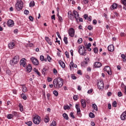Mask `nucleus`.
<instances>
[{
    "instance_id": "obj_1",
    "label": "nucleus",
    "mask_w": 126,
    "mask_h": 126,
    "mask_svg": "<svg viewBox=\"0 0 126 126\" xmlns=\"http://www.w3.org/2000/svg\"><path fill=\"white\" fill-rule=\"evenodd\" d=\"M53 84L55 88L60 89V88H62L63 85V80L60 77L56 78L53 81Z\"/></svg>"
},
{
    "instance_id": "obj_2",
    "label": "nucleus",
    "mask_w": 126,
    "mask_h": 126,
    "mask_svg": "<svg viewBox=\"0 0 126 126\" xmlns=\"http://www.w3.org/2000/svg\"><path fill=\"white\" fill-rule=\"evenodd\" d=\"M73 13L74 15L72 14V13H71V11L68 12V17L69 19H70V20H71V21H73V20H74V18H75L76 22H77V23H78L79 14H78V12L75 11V10L73 11Z\"/></svg>"
},
{
    "instance_id": "obj_3",
    "label": "nucleus",
    "mask_w": 126,
    "mask_h": 126,
    "mask_svg": "<svg viewBox=\"0 0 126 126\" xmlns=\"http://www.w3.org/2000/svg\"><path fill=\"white\" fill-rule=\"evenodd\" d=\"M15 8L18 11L21 10L22 8H23V1H22V0H17L15 4Z\"/></svg>"
},
{
    "instance_id": "obj_4",
    "label": "nucleus",
    "mask_w": 126,
    "mask_h": 126,
    "mask_svg": "<svg viewBox=\"0 0 126 126\" xmlns=\"http://www.w3.org/2000/svg\"><path fill=\"white\" fill-rule=\"evenodd\" d=\"M78 53L81 56H86L87 52H86V48L83 45L79 46Z\"/></svg>"
},
{
    "instance_id": "obj_5",
    "label": "nucleus",
    "mask_w": 126,
    "mask_h": 126,
    "mask_svg": "<svg viewBox=\"0 0 126 126\" xmlns=\"http://www.w3.org/2000/svg\"><path fill=\"white\" fill-rule=\"evenodd\" d=\"M18 62H19V56L16 55L12 60L10 61V64L11 65H14V64H16Z\"/></svg>"
},
{
    "instance_id": "obj_6",
    "label": "nucleus",
    "mask_w": 126,
    "mask_h": 126,
    "mask_svg": "<svg viewBox=\"0 0 126 126\" xmlns=\"http://www.w3.org/2000/svg\"><path fill=\"white\" fill-rule=\"evenodd\" d=\"M32 121L35 125H39L41 122V117L37 115H35L33 118Z\"/></svg>"
},
{
    "instance_id": "obj_7",
    "label": "nucleus",
    "mask_w": 126,
    "mask_h": 126,
    "mask_svg": "<svg viewBox=\"0 0 126 126\" xmlns=\"http://www.w3.org/2000/svg\"><path fill=\"white\" fill-rule=\"evenodd\" d=\"M97 87L99 90H103V89H104V83L103 82V80H100L98 82Z\"/></svg>"
},
{
    "instance_id": "obj_8",
    "label": "nucleus",
    "mask_w": 126,
    "mask_h": 126,
    "mask_svg": "<svg viewBox=\"0 0 126 126\" xmlns=\"http://www.w3.org/2000/svg\"><path fill=\"white\" fill-rule=\"evenodd\" d=\"M31 62H32L33 64L34 65H38L39 64V61L36 58L32 57L31 58Z\"/></svg>"
},
{
    "instance_id": "obj_9",
    "label": "nucleus",
    "mask_w": 126,
    "mask_h": 126,
    "mask_svg": "<svg viewBox=\"0 0 126 126\" xmlns=\"http://www.w3.org/2000/svg\"><path fill=\"white\" fill-rule=\"evenodd\" d=\"M103 70L106 71L109 75H112V71L111 70V68L109 66H106Z\"/></svg>"
},
{
    "instance_id": "obj_10",
    "label": "nucleus",
    "mask_w": 126,
    "mask_h": 126,
    "mask_svg": "<svg viewBox=\"0 0 126 126\" xmlns=\"http://www.w3.org/2000/svg\"><path fill=\"white\" fill-rule=\"evenodd\" d=\"M89 62V58H85V61L81 63V66H85V65H87V64H88Z\"/></svg>"
},
{
    "instance_id": "obj_11",
    "label": "nucleus",
    "mask_w": 126,
    "mask_h": 126,
    "mask_svg": "<svg viewBox=\"0 0 126 126\" xmlns=\"http://www.w3.org/2000/svg\"><path fill=\"white\" fill-rule=\"evenodd\" d=\"M7 25L8 26V27H13L14 26V23L12 20H9L7 22Z\"/></svg>"
},
{
    "instance_id": "obj_12",
    "label": "nucleus",
    "mask_w": 126,
    "mask_h": 126,
    "mask_svg": "<svg viewBox=\"0 0 126 126\" xmlns=\"http://www.w3.org/2000/svg\"><path fill=\"white\" fill-rule=\"evenodd\" d=\"M20 63L21 65H23V67H25L26 66V59L25 58L22 59Z\"/></svg>"
},
{
    "instance_id": "obj_13",
    "label": "nucleus",
    "mask_w": 126,
    "mask_h": 126,
    "mask_svg": "<svg viewBox=\"0 0 126 126\" xmlns=\"http://www.w3.org/2000/svg\"><path fill=\"white\" fill-rule=\"evenodd\" d=\"M68 34L70 37L74 36V29L73 28H70L68 31Z\"/></svg>"
},
{
    "instance_id": "obj_14",
    "label": "nucleus",
    "mask_w": 126,
    "mask_h": 126,
    "mask_svg": "<svg viewBox=\"0 0 126 126\" xmlns=\"http://www.w3.org/2000/svg\"><path fill=\"white\" fill-rule=\"evenodd\" d=\"M80 102H81L82 107H83L84 109H85L86 108V101H85L84 99H81Z\"/></svg>"
},
{
    "instance_id": "obj_15",
    "label": "nucleus",
    "mask_w": 126,
    "mask_h": 126,
    "mask_svg": "<svg viewBox=\"0 0 126 126\" xmlns=\"http://www.w3.org/2000/svg\"><path fill=\"white\" fill-rule=\"evenodd\" d=\"M75 108L77 110V115H80L81 111L80 110V106H79V104H77L75 105Z\"/></svg>"
},
{
    "instance_id": "obj_16",
    "label": "nucleus",
    "mask_w": 126,
    "mask_h": 126,
    "mask_svg": "<svg viewBox=\"0 0 126 126\" xmlns=\"http://www.w3.org/2000/svg\"><path fill=\"white\" fill-rule=\"evenodd\" d=\"M94 67L99 68V67L102 66V63H101L100 62H95L94 64Z\"/></svg>"
},
{
    "instance_id": "obj_17",
    "label": "nucleus",
    "mask_w": 126,
    "mask_h": 126,
    "mask_svg": "<svg viewBox=\"0 0 126 126\" xmlns=\"http://www.w3.org/2000/svg\"><path fill=\"white\" fill-rule=\"evenodd\" d=\"M15 47V43L14 42H11L8 44V47L12 50Z\"/></svg>"
},
{
    "instance_id": "obj_18",
    "label": "nucleus",
    "mask_w": 126,
    "mask_h": 126,
    "mask_svg": "<svg viewBox=\"0 0 126 126\" xmlns=\"http://www.w3.org/2000/svg\"><path fill=\"white\" fill-rule=\"evenodd\" d=\"M26 71H28V72H31L32 70V66H31V64H29L26 67Z\"/></svg>"
},
{
    "instance_id": "obj_19",
    "label": "nucleus",
    "mask_w": 126,
    "mask_h": 126,
    "mask_svg": "<svg viewBox=\"0 0 126 126\" xmlns=\"http://www.w3.org/2000/svg\"><path fill=\"white\" fill-rule=\"evenodd\" d=\"M121 119L122 121L126 120V111L123 113L121 116Z\"/></svg>"
},
{
    "instance_id": "obj_20",
    "label": "nucleus",
    "mask_w": 126,
    "mask_h": 126,
    "mask_svg": "<svg viewBox=\"0 0 126 126\" xmlns=\"http://www.w3.org/2000/svg\"><path fill=\"white\" fill-rule=\"evenodd\" d=\"M117 7H118V4L116 3H114L110 7V9L111 10H114V9H116Z\"/></svg>"
},
{
    "instance_id": "obj_21",
    "label": "nucleus",
    "mask_w": 126,
    "mask_h": 126,
    "mask_svg": "<svg viewBox=\"0 0 126 126\" xmlns=\"http://www.w3.org/2000/svg\"><path fill=\"white\" fill-rule=\"evenodd\" d=\"M108 50L109 52H113L114 51V45H110L108 46Z\"/></svg>"
},
{
    "instance_id": "obj_22",
    "label": "nucleus",
    "mask_w": 126,
    "mask_h": 126,
    "mask_svg": "<svg viewBox=\"0 0 126 126\" xmlns=\"http://www.w3.org/2000/svg\"><path fill=\"white\" fill-rule=\"evenodd\" d=\"M59 63L61 65V66L63 67V68H64V67H65V64L64 63H63V62L60 61L59 62Z\"/></svg>"
},
{
    "instance_id": "obj_23",
    "label": "nucleus",
    "mask_w": 126,
    "mask_h": 126,
    "mask_svg": "<svg viewBox=\"0 0 126 126\" xmlns=\"http://www.w3.org/2000/svg\"><path fill=\"white\" fill-rule=\"evenodd\" d=\"M45 40L46 41V42H47V43L50 45V46H52V41H51V39H50V38L48 37H45Z\"/></svg>"
},
{
    "instance_id": "obj_24",
    "label": "nucleus",
    "mask_w": 126,
    "mask_h": 126,
    "mask_svg": "<svg viewBox=\"0 0 126 126\" xmlns=\"http://www.w3.org/2000/svg\"><path fill=\"white\" fill-rule=\"evenodd\" d=\"M40 59L41 62H47V58H45V57L43 55H41L40 56Z\"/></svg>"
},
{
    "instance_id": "obj_25",
    "label": "nucleus",
    "mask_w": 126,
    "mask_h": 126,
    "mask_svg": "<svg viewBox=\"0 0 126 126\" xmlns=\"http://www.w3.org/2000/svg\"><path fill=\"white\" fill-rule=\"evenodd\" d=\"M92 107L93 109H94L95 111H98V107H97V105L96 104L94 103L92 105Z\"/></svg>"
},
{
    "instance_id": "obj_26",
    "label": "nucleus",
    "mask_w": 126,
    "mask_h": 126,
    "mask_svg": "<svg viewBox=\"0 0 126 126\" xmlns=\"http://www.w3.org/2000/svg\"><path fill=\"white\" fill-rule=\"evenodd\" d=\"M22 88L23 92H24V93L27 92V88L26 87V86H25V85H22Z\"/></svg>"
},
{
    "instance_id": "obj_27",
    "label": "nucleus",
    "mask_w": 126,
    "mask_h": 126,
    "mask_svg": "<svg viewBox=\"0 0 126 126\" xmlns=\"http://www.w3.org/2000/svg\"><path fill=\"white\" fill-rule=\"evenodd\" d=\"M44 122L45 123H49L50 122V118L47 115L44 118Z\"/></svg>"
},
{
    "instance_id": "obj_28",
    "label": "nucleus",
    "mask_w": 126,
    "mask_h": 126,
    "mask_svg": "<svg viewBox=\"0 0 126 126\" xmlns=\"http://www.w3.org/2000/svg\"><path fill=\"white\" fill-rule=\"evenodd\" d=\"M63 118H64V119H65V120H68V116L67 115V114H66V113H63Z\"/></svg>"
},
{
    "instance_id": "obj_29",
    "label": "nucleus",
    "mask_w": 126,
    "mask_h": 126,
    "mask_svg": "<svg viewBox=\"0 0 126 126\" xmlns=\"http://www.w3.org/2000/svg\"><path fill=\"white\" fill-rule=\"evenodd\" d=\"M21 97L24 99V100H26L27 99V96H26V95H25V94L22 93L21 94Z\"/></svg>"
},
{
    "instance_id": "obj_30",
    "label": "nucleus",
    "mask_w": 126,
    "mask_h": 126,
    "mask_svg": "<svg viewBox=\"0 0 126 126\" xmlns=\"http://www.w3.org/2000/svg\"><path fill=\"white\" fill-rule=\"evenodd\" d=\"M13 118V115L12 114H9L7 115V118L8 120H11Z\"/></svg>"
},
{
    "instance_id": "obj_31",
    "label": "nucleus",
    "mask_w": 126,
    "mask_h": 126,
    "mask_svg": "<svg viewBox=\"0 0 126 126\" xmlns=\"http://www.w3.org/2000/svg\"><path fill=\"white\" fill-rule=\"evenodd\" d=\"M30 7H33V6H35V2L34 1H31L30 3Z\"/></svg>"
},
{
    "instance_id": "obj_32",
    "label": "nucleus",
    "mask_w": 126,
    "mask_h": 126,
    "mask_svg": "<svg viewBox=\"0 0 126 126\" xmlns=\"http://www.w3.org/2000/svg\"><path fill=\"white\" fill-rule=\"evenodd\" d=\"M12 115L13 116V117H17L18 116V114L16 112L13 111L12 112Z\"/></svg>"
},
{
    "instance_id": "obj_33",
    "label": "nucleus",
    "mask_w": 126,
    "mask_h": 126,
    "mask_svg": "<svg viewBox=\"0 0 126 126\" xmlns=\"http://www.w3.org/2000/svg\"><path fill=\"white\" fill-rule=\"evenodd\" d=\"M19 107L20 108V111H21V112H23V106L21 103L19 104Z\"/></svg>"
},
{
    "instance_id": "obj_34",
    "label": "nucleus",
    "mask_w": 126,
    "mask_h": 126,
    "mask_svg": "<svg viewBox=\"0 0 126 126\" xmlns=\"http://www.w3.org/2000/svg\"><path fill=\"white\" fill-rule=\"evenodd\" d=\"M63 109L65 110H70V107L69 106H68V105H64L63 106Z\"/></svg>"
},
{
    "instance_id": "obj_35",
    "label": "nucleus",
    "mask_w": 126,
    "mask_h": 126,
    "mask_svg": "<svg viewBox=\"0 0 126 126\" xmlns=\"http://www.w3.org/2000/svg\"><path fill=\"white\" fill-rule=\"evenodd\" d=\"M89 117H90V118H91L92 119H93V118H95V115L93 113L91 112L89 114Z\"/></svg>"
},
{
    "instance_id": "obj_36",
    "label": "nucleus",
    "mask_w": 126,
    "mask_h": 126,
    "mask_svg": "<svg viewBox=\"0 0 126 126\" xmlns=\"http://www.w3.org/2000/svg\"><path fill=\"white\" fill-rule=\"evenodd\" d=\"M63 41H64L65 44L66 45H67V44L68 43V41H67V37H65V36L64 37V38H63Z\"/></svg>"
},
{
    "instance_id": "obj_37",
    "label": "nucleus",
    "mask_w": 126,
    "mask_h": 126,
    "mask_svg": "<svg viewBox=\"0 0 126 126\" xmlns=\"http://www.w3.org/2000/svg\"><path fill=\"white\" fill-rule=\"evenodd\" d=\"M47 72V68H44L42 70V73L43 75L46 74V72Z\"/></svg>"
},
{
    "instance_id": "obj_38",
    "label": "nucleus",
    "mask_w": 126,
    "mask_h": 126,
    "mask_svg": "<svg viewBox=\"0 0 126 126\" xmlns=\"http://www.w3.org/2000/svg\"><path fill=\"white\" fill-rule=\"evenodd\" d=\"M46 59L47 61L48 60L49 63H51V61H52V58H51V57H50V56H49V55H47Z\"/></svg>"
},
{
    "instance_id": "obj_39",
    "label": "nucleus",
    "mask_w": 126,
    "mask_h": 126,
    "mask_svg": "<svg viewBox=\"0 0 126 126\" xmlns=\"http://www.w3.org/2000/svg\"><path fill=\"white\" fill-rule=\"evenodd\" d=\"M74 65V64L73 63V62H71L70 64H69V67H70V69H71V68H72L73 67V65Z\"/></svg>"
},
{
    "instance_id": "obj_40",
    "label": "nucleus",
    "mask_w": 126,
    "mask_h": 126,
    "mask_svg": "<svg viewBox=\"0 0 126 126\" xmlns=\"http://www.w3.org/2000/svg\"><path fill=\"white\" fill-rule=\"evenodd\" d=\"M26 125H27V126H32V125H33V123L31 121L27 122V123H26Z\"/></svg>"
},
{
    "instance_id": "obj_41",
    "label": "nucleus",
    "mask_w": 126,
    "mask_h": 126,
    "mask_svg": "<svg viewBox=\"0 0 126 126\" xmlns=\"http://www.w3.org/2000/svg\"><path fill=\"white\" fill-rule=\"evenodd\" d=\"M73 99L75 100V101H77V100H78V96L77 95H74L73 97Z\"/></svg>"
},
{
    "instance_id": "obj_42",
    "label": "nucleus",
    "mask_w": 126,
    "mask_h": 126,
    "mask_svg": "<svg viewBox=\"0 0 126 126\" xmlns=\"http://www.w3.org/2000/svg\"><path fill=\"white\" fill-rule=\"evenodd\" d=\"M53 94L55 95V96H56V97H57V96L59 95V93L58 92V91H53Z\"/></svg>"
},
{
    "instance_id": "obj_43",
    "label": "nucleus",
    "mask_w": 126,
    "mask_h": 126,
    "mask_svg": "<svg viewBox=\"0 0 126 126\" xmlns=\"http://www.w3.org/2000/svg\"><path fill=\"white\" fill-rule=\"evenodd\" d=\"M88 29L90 31L93 30V26L89 25V26H88Z\"/></svg>"
},
{
    "instance_id": "obj_44",
    "label": "nucleus",
    "mask_w": 126,
    "mask_h": 126,
    "mask_svg": "<svg viewBox=\"0 0 126 126\" xmlns=\"http://www.w3.org/2000/svg\"><path fill=\"white\" fill-rule=\"evenodd\" d=\"M94 54H97L98 53V48L97 47H95L94 49Z\"/></svg>"
},
{
    "instance_id": "obj_45",
    "label": "nucleus",
    "mask_w": 126,
    "mask_h": 126,
    "mask_svg": "<svg viewBox=\"0 0 126 126\" xmlns=\"http://www.w3.org/2000/svg\"><path fill=\"white\" fill-rule=\"evenodd\" d=\"M56 125H57L56 121H53L50 126H56Z\"/></svg>"
},
{
    "instance_id": "obj_46",
    "label": "nucleus",
    "mask_w": 126,
    "mask_h": 126,
    "mask_svg": "<svg viewBox=\"0 0 126 126\" xmlns=\"http://www.w3.org/2000/svg\"><path fill=\"white\" fill-rule=\"evenodd\" d=\"M118 97H122V96H123V93H122V92H118Z\"/></svg>"
},
{
    "instance_id": "obj_47",
    "label": "nucleus",
    "mask_w": 126,
    "mask_h": 126,
    "mask_svg": "<svg viewBox=\"0 0 126 126\" xmlns=\"http://www.w3.org/2000/svg\"><path fill=\"white\" fill-rule=\"evenodd\" d=\"M88 2H89L88 0H83V3H84V4H87V3H88Z\"/></svg>"
},
{
    "instance_id": "obj_48",
    "label": "nucleus",
    "mask_w": 126,
    "mask_h": 126,
    "mask_svg": "<svg viewBox=\"0 0 126 126\" xmlns=\"http://www.w3.org/2000/svg\"><path fill=\"white\" fill-rule=\"evenodd\" d=\"M113 107H117V101H114L112 103Z\"/></svg>"
},
{
    "instance_id": "obj_49",
    "label": "nucleus",
    "mask_w": 126,
    "mask_h": 126,
    "mask_svg": "<svg viewBox=\"0 0 126 126\" xmlns=\"http://www.w3.org/2000/svg\"><path fill=\"white\" fill-rule=\"evenodd\" d=\"M82 38H79L78 41H77V42L79 43V44H81V43H82Z\"/></svg>"
},
{
    "instance_id": "obj_50",
    "label": "nucleus",
    "mask_w": 126,
    "mask_h": 126,
    "mask_svg": "<svg viewBox=\"0 0 126 126\" xmlns=\"http://www.w3.org/2000/svg\"><path fill=\"white\" fill-rule=\"evenodd\" d=\"M56 34H57L58 38H59V39H61V40L62 39V37L61 36V35L60 34V32H57Z\"/></svg>"
},
{
    "instance_id": "obj_51",
    "label": "nucleus",
    "mask_w": 126,
    "mask_h": 126,
    "mask_svg": "<svg viewBox=\"0 0 126 126\" xmlns=\"http://www.w3.org/2000/svg\"><path fill=\"white\" fill-rule=\"evenodd\" d=\"M85 46H86L87 48H90V46H91V43H89L88 44H87V43L85 44Z\"/></svg>"
},
{
    "instance_id": "obj_52",
    "label": "nucleus",
    "mask_w": 126,
    "mask_h": 126,
    "mask_svg": "<svg viewBox=\"0 0 126 126\" xmlns=\"http://www.w3.org/2000/svg\"><path fill=\"white\" fill-rule=\"evenodd\" d=\"M24 13H25V14L28 15L29 14V11L28 10H25L24 11Z\"/></svg>"
},
{
    "instance_id": "obj_53",
    "label": "nucleus",
    "mask_w": 126,
    "mask_h": 126,
    "mask_svg": "<svg viewBox=\"0 0 126 126\" xmlns=\"http://www.w3.org/2000/svg\"><path fill=\"white\" fill-rule=\"evenodd\" d=\"M65 55L67 59L69 58V55L68 54V52H67V51L65 52Z\"/></svg>"
},
{
    "instance_id": "obj_54",
    "label": "nucleus",
    "mask_w": 126,
    "mask_h": 126,
    "mask_svg": "<svg viewBox=\"0 0 126 126\" xmlns=\"http://www.w3.org/2000/svg\"><path fill=\"white\" fill-rule=\"evenodd\" d=\"M87 20H88V21H91L92 20V17L91 16L88 17Z\"/></svg>"
},
{
    "instance_id": "obj_55",
    "label": "nucleus",
    "mask_w": 126,
    "mask_h": 126,
    "mask_svg": "<svg viewBox=\"0 0 126 126\" xmlns=\"http://www.w3.org/2000/svg\"><path fill=\"white\" fill-rule=\"evenodd\" d=\"M70 117H71V118H72V119L75 118V117H74V115H73V113H72V112H71L70 113Z\"/></svg>"
},
{
    "instance_id": "obj_56",
    "label": "nucleus",
    "mask_w": 126,
    "mask_h": 126,
    "mask_svg": "<svg viewBox=\"0 0 126 126\" xmlns=\"http://www.w3.org/2000/svg\"><path fill=\"white\" fill-rule=\"evenodd\" d=\"M84 18H85V20H87V18H88V15L85 14L84 15Z\"/></svg>"
},
{
    "instance_id": "obj_57",
    "label": "nucleus",
    "mask_w": 126,
    "mask_h": 126,
    "mask_svg": "<svg viewBox=\"0 0 126 126\" xmlns=\"http://www.w3.org/2000/svg\"><path fill=\"white\" fill-rule=\"evenodd\" d=\"M35 72H36L37 74V75H38L39 76H40L41 75L40 74V72H39L38 71V70H37V69H35V70H34Z\"/></svg>"
},
{
    "instance_id": "obj_58",
    "label": "nucleus",
    "mask_w": 126,
    "mask_h": 126,
    "mask_svg": "<svg viewBox=\"0 0 126 126\" xmlns=\"http://www.w3.org/2000/svg\"><path fill=\"white\" fill-rule=\"evenodd\" d=\"M53 80V79L52 78H50V77H47V81H48V82H51V81H52Z\"/></svg>"
},
{
    "instance_id": "obj_59",
    "label": "nucleus",
    "mask_w": 126,
    "mask_h": 126,
    "mask_svg": "<svg viewBox=\"0 0 126 126\" xmlns=\"http://www.w3.org/2000/svg\"><path fill=\"white\" fill-rule=\"evenodd\" d=\"M108 108L109 110H111V109H112V105H111L110 103L108 104Z\"/></svg>"
},
{
    "instance_id": "obj_60",
    "label": "nucleus",
    "mask_w": 126,
    "mask_h": 126,
    "mask_svg": "<svg viewBox=\"0 0 126 126\" xmlns=\"http://www.w3.org/2000/svg\"><path fill=\"white\" fill-rule=\"evenodd\" d=\"M92 92H93V89H91V90H89L88 91L87 93H88V94H91V93H92Z\"/></svg>"
},
{
    "instance_id": "obj_61",
    "label": "nucleus",
    "mask_w": 126,
    "mask_h": 126,
    "mask_svg": "<svg viewBox=\"0 0 126 126\" xmlns=\"http://www.w3.org/2000/svg\"><path fill=\"white\" fill-rule=\"evenodd\" d=\"M93 24H94V25H96V24H97V20H94L93 21Z\"/></svg>"
},
{
    "instance_id": "obj_62",
    "label": "nucleus",
    "mask_w": 126,
    "mask_h": 126,
    "mask_svg": "<svg viewBox=\"0 0 126 126\" xmlns=\"http://www.w3.org/2000/svg\"><path fill=\"white\" fill-rule=\"evenodd\" d=\"M53 73H54V74H57V73H58V71L57 70V69H53Z\"/></svg>"
},
{
    "instance_id": "obj_63",
    "label": "nucleus",
    "mask_w": 126,
    "mask_h": 126,
    "mask_svg": "<svg viewBox=\"0 0 126 126\" xmlns=\"http://www.w3.org/2000/svg\"><path fill=\"white\" fill-rule=\"evenodd\" d=\"M29 18L31 21H33V17H32V16H30L29 17Z\"/></svg>"
},
{
    "instance_id": "obj_64",
    "label": "nucleus",
    "mask_w": 126,
    "mask_h": 126,
    "mask_svg": "<svg viewBox=\"0 0 126 126\" xmlns=\"http://www.w3.org/2000/svg\"><path fill=\"white\" fill-rule=\"evenodd\" d=\"M6 73L7 74H8V75H10L11 73V71L10 70H6Z\"/></svg>"
}]
</instances>
